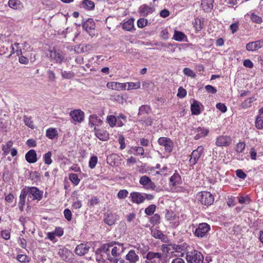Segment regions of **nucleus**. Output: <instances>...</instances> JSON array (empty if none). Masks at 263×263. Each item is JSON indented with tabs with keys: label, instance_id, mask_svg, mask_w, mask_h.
<instances>
[{
	"label": "nucleus",
	"instance_id": "4d7b16f0",
	"mask_svg": "<svg viewBox=\"0 0 263 263\" xmlns=\"http://www.w3.org/2000/svg\"><path fill=\"white\" fill-rule=\"evenodd\" d=\"M179 176L177 174H174L170 179V181L173 185H176L178 180L179 179Z\"/></svg>",
	"mask_w": 263,
	"mask_h": 263
},
{
	"label": "nucleus",
	"instance_id": "4468645a",
	"mask_svg": "<svg viewBox=\"0 0 263 263\" xmlns=\"http://www.w3.org/2000/svg\"><path fill=\"white\" fill-rule=\"evenodd\" d=\"M129 197L131 198V201L133 203L137 204L142 203L145 200L144 196L142 194V193L139 192H132L130 194Z\"/></svg>",
	"mask_w": 263,
	"mask_h": 263
},
{
	"label": "nucleus",
	"instance_id": "f3484780",
	"mask_svg": "<svg viewBox=\"0 0 263 263\" xmlns=\"http://www.w3.org/2000/svg\"><path fill=\"white\" fill-rule=\"evenodd\" d=\"M29 197H31V196L33 197V199L40 200L42 198L43 192L40 191L36 187H29Z\"/></svg>",
	"mask_w": 263,
	"mask_h": 263
},
{
	"label": "nucleus",
	"instance_id": "f257e3e1",
	"mask_svg": "<svg viewBox=\"0 0 263 263\" xmlns=\"http://www.w3.org/2000/svg\"><path fill=\"white\" fill-rule=\"evenodd\" d=\"M186 259L189 263H202L203 256L200 252L194 250L186 253Z\"/></svg>",
	"mask_w": 263,
	"mask_h": 263
},
{
	"label": "nucleus",
	"instance_id": "603ef678",
	"mask_svg": "<svg viewBox=\"0 0 263 263\" xmlns=\"http://www.w3.org/2000/svg\"><path fill=\"white\" fill-rule=\"evenodd\" d=\"M183 72L185 75L191 78H195L196 76L195 72L189 68H184Z\"/></svg>",
	"mask_w": 263,
	"mask_h": 263
},
{
	"label": "nucleus",
	"instance_id": "e2e57ef3",
	"mask_svg": "<svg viewBox=\"0 0 263 263\" xmlns=\"http://www.w3.org/2000/svg\"><path fill=\"white\" fill-rule=\"evenodd\" d=\"M140 121L143 124H145L146 126H150L153 123V120L151 118L148 117L144 119H141Z\"/></svg>",
	"mask_w": 263,
	"mask_h": 263
},
{
	"label": "nucleus",
	"instance_id": "aec40b11",
	"mask_svg": "<svg viewBox=\"0 0 263 263\" xmlns=\"http://www.w3.org/2000/svg\"><path fill=\"white\" fill-rule=\"evenodd\" d=\"M25 159L29 163H34L37 160V154L34 149H30L25 155Z\"/></svg>",
	"mask_w": 263,
	"mask_h": 263
},
{
	"label": "nucleus",
	"instance_id": "49530a36",
	"mask_svg": "<svg viewBox=\"0 0 263 263\" xmlns=\"http://www.w3.org/2000/svg\"><path fill=\"white\" fill-rule=\"evenodd\" d=\"M98 162V158L96 156H93L91 157L89 161V167L92 169L94 168L97 163Z\"/></svg>",
	"mask_w": 263,
	"mask_h": 263
},
{
	"label": "nucleus",
	"instance_id": "09e8293b",
	"mask_svg": "<svg viewBox=\"0 0 263 263\" xmlns=\"http://www.w3.org/2000/svg\"><path fill=\"white\" fill-rule=\"evenodd\" d=\"M160 217L158 214H154L150 219V222L153 224H157L160 222Z\"/></svg>",
	"mask_w": 263,
	"mask_h": 263
},
{
	"label": "nucleus",
	"instance_id": "864d4df0",
	"mask_svg": "<svg viewBox=\"0 0 263 263\" xmlns=\"http://www.w3.org/2000/svg\"><path fill=\"white\" fill-rule=\"evenodd\" d=\"M147 20L144 18H140L138 20L137 25L139 28H142L147 24Z\"/></svg>",
	"mask_w": 263,
	"mask_h": 263
},
{
	"label": "nucleus",
	"instance_id": "2eb2a0df",
	"mask_svg": "<svg viewBox=\"0 0 263 263\" xmlns=\"http://www.w3.org/2000/svg\"><path fill=\"white\" fill-rule=\"evenodd\" d=\"M107 87L109 89L119 91L126 89L127 84L117 82H110L107 83Z\"/></svg>",
	"mask_w": 263,
	"mask_h": 263
},
{
	"label": "nucleus",
	"instance_id": "ddd939ff",
	"mask_svg": "<svg viewBox=\"0 0 263 263\" xmlns=\"http://www.w3.org/2000/svg\"><path fill=\"white\" fill-rule=\"evenodd\" d=\"M155 9L153 6H150L146 4L141 5L139 8V12L140 15L146 16L149 14H152Z\"/></svg>",
	"mask_w": 263,
	"mask_h": 263
},
{
	"label": "nucleus",
	"instance_id": "79ce46f5",
	"mask_svg": "<svg viewBox=\"0 0 263 263\" xmlns=\"http://www.w3.org/2000/svg\"><path fill=\"white\" fill-rule=\"evenodd\" d=\"M156 206L155 204H151L148 207L145 208L144 212L147 215H152L155 212Z\"/></svg>",
	"mask_w": 263,
	"mask_h": 263
},
{
	"label": "nucleus",
	"instance_id": "dca6fc26",
	"mask_svg": "<svg viewBox=\"0 0 263 263\" xmlns=\"http://www.w3.org/2000/svg\"><path fill=\"white\" fill-rule=\"evenodd\" d=\"M94 131L96 136L100 140L105 141L109 139V134L106 131L96 127H94Z\"/></svg>",
	"mask_w": 263,
	"mask_h": 263
},
{
	"label": "nucleus",
	"instance_id": "a19ab883",
	"mask_svg": "<svg viewBox=\"0 0 263 263\" xmlns=\"http://www.w3.org/2000/svg\"><path fill=\"white\" fill-rule=\"evenodd\" d=\"M51 155L52 153L51 152H48L44 155L43 159L45 164L49 165L52 163V160L51 159Z\"/></svg>",
	"mask_w": 263,
	"mask_h": 263
},
{
	"label": "nucleus",
	"instance_id": "4c0bfd02",
	"mask_svg": "<svg viewBox=\"0 0 263 263\" xmlns=\"http://www.w3.org/2000/svg\"><path fill=\"white\" fill-rule=\"evenodd\" d=\"M255 126L259 129L263 128V115L260 114L257 117L255 121Z\"/></svg>",
	"mask_w": 263,
	"mask_h": 263
},
{
	"label": "nucleus",
	"instance_id": "f03ea898",
	"mask_svg": "<svg viewBox=\"0 0 263 263\" xmlns=\"http://www.w3.org/2000/svg\"><path fill=\"white\" fill-rule=\"evenodd\" d=\"M197 198L202 204L207 206L212 204L214 201L213 195L209 192L204 191L199 193Z\"/></svg>",
	"mask_w": 263,
	"mask_h": 263
},
{
	"label": "nucleus",
	"instance_id": "c85d7f7f",
	"mask_svg": "<svg viewBox=\"0 0 263 263\" xmlns=\"http://www.w3.org/2000/svg\"><path fill=\"white\" fill-rule=\"evenodd\" d=\"M83 27L87 32H89L90 30L95 28V24L92 19L88 18L84 23Z\"/></svg>",
	"mask_w": 263,
	"mask_h": 263
},
{
	"label": "nucleus",
	"instance_id": "c03bdc74",
	"mask_svg": "<svg viewBox=\"0 0 263 263\" xmlns=\"http://www.w3.org/2000/svg\"><path fill=\"white\" fill-rule=\"evenodd\" d=\"M24 121L26 125L31 128V129L34 128V125L33 121L31 120V118L28 117L26 116L24 117Z\"/></svg>",
	"mask_w": 263,
	"mask_h": 263
},
{
	"label": "nucleus",
	"instance_id": "69168bd1",
	"mask_svg": "<svg viewBox=\"0 0 263 263\" xmlns=\"http://www.w3.org/2000/svg\"><path fill=\"white\" fill-rule=\"evenodd\" d=\"M236 176L241 179H245L247 177V175L241 170H237L236 171Z\"/></svg>",
	"mask_w": 263,
	"mask_h": 263
},
{
	"label": "nucleus",
	"instance_id": "5fc2aeb1",
	"mask_svg": "<svg viewBox=\"0 0 263 263\" xmlns=\"http://www.w3.org/2000/svg\"><path fill=\"white\" fill-rule=\"evenodd\" d=\"M152 235L156 238L161 239L164 235L159 230H154L152 231Z\"/></svg>",
	"mask_w": 263,
	"mask_h": 263
},
{
	"label": "nucleus",
	"instance_id": "a878e982",
	"mask_svg": "<svg viewBox=\"0 0 263 263\" xmlns=\"http://www.w3.org/2000/svg\"><path fill=\"white\" fill-rule=\"evenodd\" d=\"M11 52L7 56L10 57L14 53H16L17 56H20L22 54L21 48L20 47V44L15 43L13 45H11Z\"/></svg>",
	"mask_w": 263,
	"mask_h": 263
},
{
	"label": "nucleus",
	"instance_id": "39448f33",
	"mask_svg": "<svg viewBox=\"0 0 263 263\" xmlns=\"http://www.w3.org/2000/svg\"><path fill=\"white\" fill-rule=\"evenodd\" d=\"M210 230V227L206 223H200L195 231V235L198 237H203Z\"/></svg>",
	"mask_w": 263,
	"mask_h": 263
},
{
	"label": "nucleus",
	"instance_id": "774afa93",
	"mask_svg": "<svg viewBox=\"0 0 263 263\" xmlns=\"http://www.w3.org/2000/svg\"><path fill=\"white\" fill-rule=\"evenodd\" d=\"M64 214L65 218L68 221H70L71 220V212L70 210L66 209L64 211Z\"/></svg>",
	"mask_w": 263,
	"mask_h": 263
},
{
	"label": "nucleus",
	"instance_id": "a18cd8bd",
	"mask_svg": "<svg viewBox=\"0 0 263 263\" xmlns=\"http://www.w3.org/2000/svg\"><path fill=\"white\" fill-rule=\"evenodd\" d=\"M69 180L75 185H78L80 180L79 179L78 175L76 174H71L69 176Z\"/></svg>",
	"mask_w": 263,
	"mask_h": 263
},
{
	"label": "nucleus",
	"instance_id": "13d9d810",
	"mask_svg": "<svg viewBox=\"0 0 263 263\" xmlns=\"http://www.w3.org/2000/svg\"><path fill=\"white\" fill-rule=\"evenodd\" d=\"M128 194V192L126 190H120L118 193V197L119 199L125 198Z\"/></svg>",
	"mask_w": 263,
	"mask_h": 263
},
{
	"label": "nucleus",
	"instance_id": "7ed1b4c3",
	"mask_svg": "<svg viewBox=\"0 0 263 263\" xmlns=\"http://www.w3.org/2000/svg\"><path fill=\"white\" fill-rule=\"evenodd\" d=\"M158 142L159 145L164 147L166 152L170 153L173 148V143L172 140L167 137H160L158 139Z\"/></svg>",
	"mask_w": 263,
	"mask_h": 263
},
{
	"label": "nucleus",
	"instance_id": "423d86ee",
	"mask_svg": "<svg viewBox=\"0 0 263 263\" xmlns=\"http://www.w3.org/2000/svg\"><path fill=\"white\" fill-rule=\"evenodd\" d=\"M139 183L146 190H155L156 185L151 179L146 176H143L139 179Z\"/></svg>",
	"mask_w": 263,
	"mask_h": 263
},
{
	"label": "nucleus",
	"instance_id": "9b49d317",
	"mask_svg": "<svg viewBox=\"0 0 263 263\" xmlns=\"http://www.w3.org/2000/svg\"><path fill=\"white\" fill-rule=\"evenodd\" d=\"M232 142L230 137L227 136H221L218 137L216 141V144L218 146H227Z\"/></svg>",
	"mask_w": 263,
	"mask_h": 263
},
{
	"label": "nucleus",
	"instance_id": "c756f323",
	"mask_svg": "<svg viewBox=\"0 0 263 263\" xmlns=\"http://www.w3.org/2000/svg\"><path fill=\"white\" fill-rule=\"evenodd\" d=\"M191 109L192 114L194 115H198L201 113L199 102L196 100H194L191 104Z\"/></svg>",
	"mask_w": 263,
	"mask_h": 263
},
{
	"label": "nucleus",
	"instance_id": "3c124183",
	"mask_svg": "<svg viewBox=\"0 0 263 263\" xmlns=\"http://www.w3.org/2000/svg\"><path fill=\"white\" fill-rule=\"evenodd\" d=\"M186 94L187 92L185 89H184L182 87H179L178 93L177 94L178 97L180 98H183L186 96Z\"/></svg>",
	"mask_w": 263,
	"mask_h": 263
},
{
	"label": "nucleus",
	"instance_id": "5701e85b",
	"mask_svg": "<svg viewBox=\"0 0 263 263\" xmlns=\"http://www.w3.org/2000/svg\"><path fill=\"white\" fill-rule=\"evenodd\" d=\"M8 4L10 8L16 10H21L24 8L23 3L19 0H9Z\"/></svg>",
	"mask_w": 263,
	"mask_h": 263
},
{
	"label": "nucleus",
	"instance_id": "bf43d9fd",
	"mask_svg": "<svg viewBox=\"0 0 263 263\" xmlns=\"http://www.w3.org/2000/svg\"><path fill=\"white\" fill-rule=\"evenodd\" d=\"M1 236L5 240H8L10 237V233L9 230H3L1 232Z\"/></svg>",
	"mask_w": 263,
	"mask_h": 263
},
{
	"label": "nucleus",
	"instance_id": "58836bf2",
	"mask_svg": "<svg viewBox=\"0 0 263 263\" xmlns=\"http://www.w3.org/2000/svg\"><path fill=\"white\" fill-rule=\"evenodd\" d=\"M127 84V88L126 89L128 90L132 89H137L140 88V83L139 82H128L126 83Z\"/></svg>",
	"mask_w": 263,
	"mask_h": 263
},
{
	"label": "nucleus",
	"instance_id": "b1692460",
	"mask_svg": "<svg viewBox=\"0 0 263 263\" xmlns=\"http://www.w3.org/2000/svg\"><path fill=\"white\" fill-rule=\"evenodd\" d=\"M104 221L105 223L109 226H112L115 224L117 220V216L112 213H107L105 216Z\"/></svg>",
	"mask_w": 263,
	"mask_h": 263
},
{
	"label": "nucleus",
	"instance_id": "6e6552de",
	"mask_svg": "<svg viewBox=\"0 0 263 263\" xmlns=\"http://www.w3.org/2000/svg\"><path fill=\"white\" fill-rule=\"evenodd\" d=\"M69 116L75 122L81 123L84 121V112L80 109H74L69 113Z\"/></svg>",
	"mask_w": 263,
	"mask_h": 263
},
{
	"label": "nucleus",
	"instance_id": "052dcab7",
	"mask_svg": "<svg viewBox=\"0 0 263 263\" xmlns=\"http://www.w3.org/2000/svg\"><path fill=\"white\" fill-rule=\"evenodd\" d=\"M160 36L163 40H167L169 38V33L167 28L162 29L160 32Z\"/></svg>",
	"mask_w": 263,
	"mask_h": 263
},
{
	"label": "nucleus",
	"instance_id": "1a4fd4ad",
	"mask_svg": "<svg viewBox=\"0 0 263 263\" xmlns=\"http://www.w3.org/2000/svg\"><path fill=\"white\" fill-rule=\"evenodd\" d=\"M125 259L128 263H138L140 261V256L135 250H130L126 255Z\"/></svg>",
	"mask_w": 263,
	"mask_h": 263
},
{
	"label": "nucleus",
	"instance_id": "2f4dec72",
	"mask_svg": "<svg viewBox=\"0 0 263 263\" xmlns=\"http://www.w3.org/2000/svg\"><path fill=\"white\" fill-rule=\"evenodd\" d=\"M151 112V108L149 106L147 105H143L139 107L138 115L140 116L144 115H148Z\"/></svg>",
	"mask_w": 263,
	"mask_h": 263
},
{
	"label": "nucleus",
	"instance_id": "6ab92c4d",
	"mask_svg": "<svg viewBox=\"0 0 263 263\" xmlns=\"http://www.w3.org/2000/svg\"><path fill=\"white\" fill-rule=\"evenodd\" d=\"M89 249L90 247L88 245L81 243L77 246L74 251L77 255L82 256L86 254Z\"/></svg>",
	"mask_w": 263,
	"mask_h": 263
},
{
	"label": "nucleus",
	"instance_id": "412c9836",
	"mask_svg": "<svg viewBox=\"0 0 263 263\" xmlns=\"http://www.w3.org/2000/svg\"><path fill=\"white\" fill-rule=\"evenodd\" d=\"M102 122V120L96 115H91L89 117V125L91 127L100 126Z\"/></svg>",
	"mask_w": 263,
	"mask_h": 263
},
{
	"label": "nucleus",
	"instance_id": "37998d69",
	"mask_svg": "<svg viewBox=\"0 0 263 263\" xmlns=\"http://www.w3.org/2000/svg\"><path fill=\"white\" fill-rule=\"evenodd\" d=\"M61 74L63 79H70L74 77V73L72 71H62Z\"/></svg>",
	"mask_w": 263,
	"mask_h": 263
},
{
	"label": "nucleus",
	"instance_id": "20e7f679",
	"mask_svg": "<svg viewBox=\"0 0 263 263\" xmlns=\"http://www.w3.org/2000/svg\"><path fill=\"white\" fill-rule=\"evenodd\" d=\"M203 149L204 148L202 146H200L193 151L190 159L191 165H194L197 163L203 153Z\"/></svg>",
	"mask_w": 263,
	"mask_h": 263
},
{
	"label": "nucleus",
	"instance_id": "473e14b6",
	"mask_svg": "<svg viewBox=\"0 0 263 263\" xmlns=\"http://www.w3.org/2000/svg\"><path fill=\"white\" fill-rule=\"evenodd\" d=\"M13 144V143L12 141H8L5 144L2 145V148L4 155H7L9 153Z\"/></svg>",
	"mask_w": 263,
	"mask_h": 263
},
{
	"label": "nucleus",
	"instance_id": "0eeeda50",
	"mask_svg": "<svg viewBox=\"0 0 263 263\" xmlns=\"http://www.w3.org/2000/svg\"><path fill=\"white\" fill-rule=\"evenodd\" d=\"M49 57L55 62L61 63L65 61L64 54L61 51L51 50L49 51Z\"/></svg>",
	"mask_w": 263,
	"mask_h": 263
},
{
	"label": "nucleus",
	"instance_id": "7c9ffc66",
	"mask_svg": "<svg viewBox=\"0 0 263 263\" xmlns=\"http://www.w3.org/2000/svg\"><path fill=\"white\" fill-rule=\"evenodd\" d=\"M173 39L176 41L181 42L186 41L187 37L183 32L175 30Z\"/></svg>",
	"mask_w": 263,
	"mask_h": 263
},
{
	"label": "nucleus",
	"instance_id": "c9c22d12",
	"mask_svg": "<svg viewBox=\"0 0 263 263\" xmlns=\"http://www.w3.org/2000/svg\"><path fill=\"white\" fill-rule=\"evenodd\" d=\"M46 136L49 139H52L58 136V132L55 128H48L46 130Z\"/></svg>",
	"mask_w": 263,
	"mask_h": 263
},
{
	"label": "nucleus",
	"instance_id": "72a5a7b5",
	"mask_svg": "<svg viewBox=\"0 0 263 263\" xmlns=\"http://www.w3.org/2000/svg\"><path fill=\"white\" fill-rule=\"evenodd\" d=\"M134 27V20L133 18L129 19L123 24L122 28L127 31H130Z\"/></svg>",
	"mask_w": 263,
	"mask_h": 263
},
{
	"label": "nucleus",
	"instance_id": "8fccbe9b",
	"mask_svg": "<svg viewBox=\"0 0 263 263\" xmlns=\"http://www.w3.org/2000/svg\"><path fill=\"white\" fill-rule=\"evenodd\" d=\"M251 21L255 23L260 24L262 22V19L260 16H259L254 13H252L250 17Z\"/></svg>",
	"mask_w": 263,
	"mask_h": 263
},
{
	"label": "nucleus",
	"instance_id": "4be33fe9",
	"mask_svg": "<svg viewBox=\"0 0 263 263\" xmlns=\"http://www.w3.org/2000/svg\"><path fill=\"white\" fill-rule=\"evenodd\" d=\"M162 254L159 252L149 251L147 253L145 256H143V258H145L147 260L152 262L153 260L155 259L160 260L162 259Z\"/></svg>",
	"mask_w": 263,
	"mask_h": 263
},
{
	"label": "nucleus",
	"instance_id": "9d476101",
	"mask_svg": "<svg viewBox=\"0 0 263 263\" xmlns=\"http://www.w3.org/2000/svg\"><path fill=\"white\" fill-rule=\"evenodd\" d=\"M180 249L181 247L175 244H164L162 245L161 247V250L165 254L172 253L173 250H174L175 252H180Z\"/></svg>",
	"mask_w": 263,
	"mask_h": 263
},
{
	"label": "nucleus",
	"instance_id": "338daca9",
	"mask_svg": "<svg viewBox=\"0 0 263 263\" xmlns=\"http://www.w3.org/2000/svg\"><path fill=\"white\" fill-rule=\"evenodd\" d=\"M216 108L222 112H225L227 110L226 106L224 104L221 103H218L216 104Z\"/></svg>",
	"mask_w": 263,
	"mask_h": 263
},
{
	"label": "nucleus",
	"instance_id": "f704fd0d",
	"mask_svg": "<svg viewBox=\"0 0 263 263\" xmlns=\"http://www.w3.org/2000/svg\"><path fill=\"white\" fill-rule=\"evenodd\" d=\"M69 253L70 252L69 251L68 249L65 248H62L59 249L58 251V254L61 256V257L63 260H65L67 259Z\"/></svg>",
	"mask_w": 263,
	"mask_h": 263
},
{
	"label": "nucleus",
	"instance_id": "e433bc0d",
	"mask_svg": "<svg viewBox=\"0 0 263 263\" xmlns=\"http://www.w3.org/2000/svg\"><path fill=\"white\" fill-rule=\"evenodd\" d=\"M82 6L88 10H92L95 8L94 3L89 0H84L82 3Z\"/></svg>",
	"mask_w": 263,
	"mask_h": 263
},
{
	"label": "nucleus",
	"instance_id": "cd10ccee",
	"mask_svg": "<svg viewBox=\"0 0 263 263\" xmlns=\"http://www.w3.org/2000/svg\"><path fill=\"white\" fill-rule=\"evenodd\" d=\"M196 132H197L198 134L194 137L195 140H198L202 137L206 136L209 132L208 129L200 127L196 128Z\"/></svg>",
	"mask_w": 263,
	"mask_h": 263
},
{
	"label": "nucleus",
	"instance_id": "680f3d73",
	"mask_svg": "<svg viewBox=\"0 0 263 263\" xmlns=\"http://www.w3.org/2000/svg\"><path fill=\"white\" fill-rule=\"evenodd\" d=\"M246 144L244 142H239L237 144L236 150L238 153H242L245 148Z\"/></svg>",
	"mask_w": 263,
	"mask_h": 263
},
{
	"label": "nucleus",
	"instance_id": "a211bd4d",
	"mask_svg": "<svg viewBox=\"0 0 263 263\" xmlns=\"http://www.w3.org/2000/svg\"><path fill=\"white\" fill-rule=\"evenodd\" d=\"M113 246L112 244H104L101 247V251L103 253H106L107 254V258L111 262H114L117 263V259L115 258L114 257H111L109 252L110 251L111 249H110L111 247H112Z\"/></svg>",
	"mask_w": 263,
	"mask_h": 263
},
{
	"label": "nucleus",
	"instance_id": "bb28decb",
	"mask_svg": "<svg viewBox=\"0 0 263 263\" xmlns=\"http://www.w3.org/2000/svg\"><path fill=\"white\" fill-rule=\"evenodd\" d=\"M124 251L123 244H118L117 246L112 247L111 250V255L114 257H117L120 255Z\"/></svg>",
	"mask_w": 263,
	"mask_h": 263
},
{
	"label": "nucleus",
	"instance_id": "393cba45",
	"mask_svg": "<svg viewBox=\"0 0 263 263\" xmlns=\"http://www.w3.org/2000/svg\"><path fill=\"white\" fill-rule=\"evenodd\" d=\"M214 0H202L201 7L206 12H210L213 8Z\"/></svg>",
	"mask_w": 263,
	"mask_h": 263
},
{
	"label": "nucleus",
	"instance_id": "ea45409f",
	"mask_svg": "<svg viewBox=\"0 0 263 263\" xmlns=\"http://www.w3.org/2000/svg\"><path fill=\"white\" fill-rule=\"evenodd\" d=\"M106 120L111 127H114L117 122V118L113 115L108 116Z\"/></svg>",
	"mask_w": 263,
	"mask_h": 263
},
{
	"label": "nucleus",
	"instance_id": "6e6d98bb",
	"mask_svg": "<svg viewBox=\"0 0 263 263\" xmlns=\"http://www.w3.org/2000/svg\"><path fill=\"white\" fill-rule=\"evenodd\" d=\"M194 27L196 31H200L202 28L201 22L200 19H195Z\"/></svg>",
	"mask_w": 263,
	"mask_h": 263
},
{
	"label": "nucleus",
	"instance_id": "0e129e2a",
	"mask_svg": "<svg viewBox=\"0 0 263 263\" xmlns=\"http://www.w3.org/2000/svg\"><path fill=\"white\" fill-rule=\"evenodd\" d=\"M238 201L241 204L249 203L250 201V199L249 197H242L240 196L238 197Z\"/></svg>",
	"mask_w": 263,
	"mask_h": 263
},
{
	"label": "nucleus",
	"instance_id": "de8ad7c7",
	"mask_svg": "<svg viewBox=\"0 0 263 263\" xmlns=\"http://www.w3.org/2000/svg\"><path fill=\"white\" fill-rule=\"evenodd\" d=\"M29 187H25L22 190L21 194L20 195V198L25 199L27 196H28L29 197Z\"/></svg>",
	"mask_w": 263,
	"mask_h": 263
},
{
	"label": "nucleus",
	"instance_id": "f8f14e48",
	"mask_svg": "<svg viewBox=\"0 0 263 263\" xmlns=\"http://www.w3.org/2000/svg\"><path fill=\"white\" fill-rule=\"evenodd\" d=\"M263 47V40L248 43L246 45V49L249 51H254Z\"/></svg>",
	"mask_w": 263,
	"mask_h": 263
}]
</instances>
